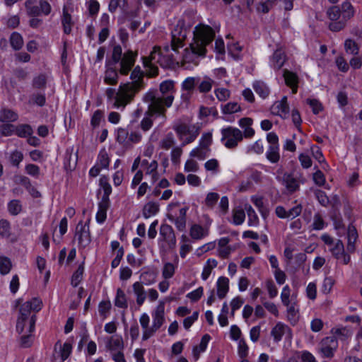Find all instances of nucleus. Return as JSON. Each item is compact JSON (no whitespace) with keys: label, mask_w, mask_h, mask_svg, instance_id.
Returning a JSON list of instances; mask_svg holds the SVG:
<instances>
[{"label":"nucleus","mask_w":362,"mask_h":362,"mask_svg":"<svg viewBox=\"0 0 362 362\" xmlns=\"http://www.w3.org/2000/svg\"><path fill=\"white\" fill-rule=\"evenodd\" d=\"M170 49L168 45L165 46L163 50L159 47H154L150 54V59L154 60L155 63H159L163 66H170L175 62L173 54H169Z\"/></svg>","instance_id":"6e6552de"},{"label":"nucleus","mask_w":362,"mask_h":362,"mask_svg":"<svg viewBox=\"0 0 362 362\" xmlns=\"http://www.w3.org/2000/svg\"><path fill=\"white\" fill-rule=\"evenodd\" d=\"M174 130L176 132L180 139H184L185 136L191 134V131L199 129V126L195 124L187 125V124L182 123L174 127Z\"/></svg>","instance_id":"412c9836"},{"label":"nucleus","mask_w":362,"mask_h":362,"mask_svg":"<svg viewBox=\"0 0 362 362\" xmlns=\"http://www.w3.org/2000/svg\"><path fill=\"white\" fill-rule=\"evenodd\" d=\"M325 226V223L322 215L320 213H316L313 217V229L320 230L323 229Z\"/></svg>","instance_id":"864d4df0"},{"label":"nucleus","mask_w":362,"mask_h":362,"mask_svg":"<svg viewBox=\"0 0 362 362\" xmlns=\"http://www.w3.org/2000/svg\"><path fill=\"white\" fill-rule=\"evenodd\" d=\"M10 44L15 50H19L23 45L22 36L18 33H13L10 37Z\"/></svg>","instance_id":"58836bf2"},{"label":"nucleus","mask_w":362,"mask_h":362,"mask_svg":"<svg viewBox=\"0 0 362 362\" xmlns=\"http://www.w3.org/2000/svg\"><path fill=\"white\" fill-rule=\"evenodd\" d=\"M137 54L132 50H127L124 54L122 47L119 45H115L112 53V62L110 64H117L119 62L120 68L119 73L127 76L134 66Z\"/></svg>","instance_id":"39448f33"},{"label":"nucleus","mask_w":362,"mask_h":362,"mask_svg":"<svg viewBox=\"0 0 362 362\" xmlns=\"http://www.w3.org/2000/svg\"><path fill=\"white\" fill-rule=\"evenodd\" d=\"M111 309V303L109 300H103L99 303L98 312L100 316L106 318Z\"/></svg>","instance_id":"3c124183"},{"label":"nucleus","mask_w":362,"mask_h":362,"mask_svg":"<svg viewBox=\"0 0 362 362\" xmlns=\"http://www.w3.org/2000/svg\"><path fill=\"white\" fill-rule=\"evenodd\" d=\"M327 14L328 18L332 21H335L339 18V17L341 16V11L338 6H333L327 10Z\"/></svg>","instance_id":"680f3d73"},{"label":"nucleus","mask_w":362,"mask_h":362,"mask_svg":"<svg viewBox=\"0 0 362 362\" xmlns=\"http://www.w3.org/2000/svg\"><path fill=\"white\" fill-rule=\"evenodd\" d=\"M16 133L19 137L25 138L32 134L33 129L29 124H21L16 127Z\"/></svg>","instance_id":"49530a36"},{"label":"nucleus","mask_w":362,"mask_h":362,"mask_svg":"<svg viewBox=\"0 0 362 362\" xmlns=\"http://www.w3.org/2000/svg\"><path fill=\"white\" fill-rule=\"evenodd\" d=\"M143 59L144 65L147 68L146 74L148 77L156 76L158 74V69L157 66L152 64L153 62H155L154 60H151L150 56L148 57H144Z\"/></svg>","instance_id":"473e14b6"},{"label":"nucleus","mask_w":362,"mask_h":362,"mask_svg":"<svg viewBox=\"0 0 362 362\" xmlns=\"http://www.w3.org/2000/svg\"><path fill=\"white\" fill-rule=\"evenodd\" d=\"M193 35V42L190 44L192 54L205 56L206 47L211 43L215 37L214 30L209 25L199 24L194 28Z\"/></svg>","instance_id":"f03ea898"},{"label":"nucleus","mask_w":362,"mask_h":362,"mask_svg":"<svg viewBox=\"0 0 362 362\" xmlns=\"http://www.w3.org/2000/svg\"><path fill=\"white\" fill-rule=\"evenodd\" d=\"M168 218L174 222L177 229L180 231H184L186 228V218L182 217H177L174 218V217L171 215H168Z\"/></svg>","instance_id":"bf43d9fd"},{"label":"nucleus","mask_w":362,"mask_h":362,"mask_svg":"<svg viewBox=\"0 0 362 362\" xmlns=\"http://www.w3.org/2000/svg\"><path fill=\"white\" fill-rule=\"evenodd\" d=\"M115 305L120 308H127L128 303L124 292L121 288H117L115 299Z\"/></svg>","instance_id":"f704fd0d"},{"label":"nucleus","mask_w":362,"mask_h":362,"mask_svg":"<svg viewBox=\"0 0 362 362\" xmlns=\"http://www.w3.org/2000/svg\"><path fill=\"white\" fill-rule=\"evenodd\" d=\"M137 93L129 84L122 83L117 90L112 88H107L105 95L107 100L112 102L114 108L124 110L134 100Z\"/></svg>","instance_id":"7ed1b4c3"},{"label":"nucleus","mask_w":362,"mask_h":362,"mask_svg":"<svg viewBox=\"0 0 362 362\" xmlns=\"http://www.w3.org/2000/svg\"><path fill=\"white\" fill-rule=\"evenodd\" d=\"M207 231L202 226L198 224L192 226L189 231L191 238L194 240H200L207 235Z\"/></svg>","instance_id":"c85d7f7f"},{"label":"nucleus","mask_w":362,"mask_h":362,"mask_svg":"<svg viewBox=\"0 0 362 362\" xmlns=\"http://www.w3.org/2000/svg\"><path fill=\"white\" fill-rule=\"evenodd\" d=\"M241 108L240 105L235 102H230L224 105H222V112L223 114H233L240 111Z\"/></svg>","instance_id":"de8ad7c7"},{"label":"nucleus","mask_w":362,"mask_h":362,"mask_svg":"<svg viewBox=\"0 0 362 362\" xmlns=\"http://www.w3.org/2000/svg\"><path fill=\"white\" fill-rule=\"evenodd\" d=\"M244 209H238L233 211V223L235 225H241L245 218V213Z\"/></svg>","instance_id":"4d7b16f0"},{"label":"nucleus","mask_w":362,"mask_h":362,"mask_svg":"<svg viewBox=\"0 0 362 362\" xmlns=\"http://www.w3.org/2000/svg\"><path fill=\"white\" fill-rule=\"evenodd\" d=\"M35 0H26L25 7L28 15L30 16H38L40 13V6L34 5Z\"/></svg>","instance_id":"e433bc0d"},{"label":"nucleus","mask_w":362,"mask_h":362,"mask_svg":"<svg viewBox=\"0 0 362 362\" xmlns=\"http://www.w3.org/2000/svg\"><path fill=\"white\" fill-rule=\"evenodd\" d=\"M286 62V54L282 49H276L270 59L271 66L275 70H279Z\"/></svg>","instance_id":"6ab92c4d"},{"label":"nucleus","mask_w":362,"mask_h":362,"mask_svg":"<svg viewBox=\"0 0 362 362\" xmlns=\"http://www.w3.org/2000/svg\"><path fill=\"white\" fill-rule=\"evenodd\" d=\"M209 149L202 148L199 146L194 149H193L190 153L191 157H196L199 160H204L208 156V153Z\"/></svg>","instance_id":"5fc2aeb1"},{"label":"nucleus","mask_w":362,"mask_h":362,"mask_svg":"<svg viewBox=\"0 0 362 362\" xmlns=\"http://www.w3.org/2000/svg\"><path fill=\"white\" fill-rule=\"evenodd\" d=\"M199 81L200 77H188L182 82V89L187 91L188 94L190 95Z\"/></svg>","instance_id":"cd10ccee"},{"label":"nucleus","mask_w":362,"mask_h":362,"mask_svg":"<svg viewBox=\"0 0 362 362\" xmlns=\"http://www.w3.org/2000/svg\"><path fill=\"white\" fill-rule=\"evenodd\" d=\"M8 211L12 216H17L22 211V204L20 200L13 199L8 203Z\"/></svg>","instance_id":"c9c22d12"},{"label":"nucleus","mask_w":362,"mask_h":362,"mask_svg":"<svg viewBox=\"0 0 362 362\" xmlns=\"http://www.w3.org/2000/svg\"><path fill=\"white\" fill-rule=\"evenodd\" d=\"M159 211V204L156 202H149L146 203L143 208V216L148 218L151 216L156 215Z\"/></svg>","instance_id":"bb28decb"},{"label":"nucleus","mask_w":362,"mask_h":362,"mask_svg":"<svg viewBox=\"0 0 362 362\" xmlns=\"http://www.w3.org/2000/svg\"><path fill=\"white\" fill-rule=\"evenodd\" d=\"M307 103L312 108L313 114L317 115L323 109L322 103L317 99H307Z\"/></svg>","instance_id":"052dcab7"},{"label":"nucleus","mask_w":362,"mask_h":362,"mask_svg":"<svg viewBox=\"0 0 362 362\" xmlns=\"http://www.w3.org/2000/svg\"><path fill=\"white\" fill-rule=\"evenodd\" d=\"M59 344L60 346V357L62 361H64L68 358L69 355L71 353L72 346L70 343L65 342L62 346L60 344L59 341H57L55 344V347Z\"/></svg>","instance_id":"79ce46f5"},{"label":"nucleus","mask_w":362,"mask_h":362,"mask_svg":"<svg viewBox=\"0 0 362 362\" xmlns=\"http://www.w3.org/2000/svg\"><path fill=\"white\" fill-rule=\"evenodd\" d=\"M344 49L347 53L356 55L359 52L358 44L351 39H346L344 42Z\"/></svg>","instance_id":"37998d69"},{"label":"nucleus","mask_w":362,"mask_h":362,"mask_svg":"<svg viewBox=\"0 0 362 362\" xmlns=\"http://www.w3.org/2000/svg\"><path fill=\"white\" fill-rule=\"evenodd\" d=\"M305 178L301 173L294 175L293 173H285L282 177V183L290 194H293L300 189V182L304 183Z\"/></svg>","instance_id":"9d476101"},{"label":"nucleus","mask_w":362,"mask_h":362,"mask_svg":"<svg viewBox=\"0 0 362 362\" xmlns=\"http://www.w3.org/2000/svg\"><path fill=\"white\" fill-rule=\"evenodd\" d=\"M10 223L6 219L0 220V235L2 237H8L11 234Z\"/></svg>","instance_id":"13d9d810"},{"label":"nucleus","mask_w":362,"mask_h":362,"mask_svg":"<svg viewBox=\"0 0 362 362\" xmlns=\"http://www.w3.org/2000/svg\"><path fill=\"white\" fill-rule=\"evenodd\" d=\"M144 71L141 69L139 66H136L132 70L130 75L132 82L126 83V84H129L133 89L139 92L142 88H144L145 86L144 82Z\"/></svg>","instance_id":"ddd939ff"},{"label":"nucleus","mask_w":362,"mask_h":362,"mask_svg":"<svg viewBox=\"0 0 362 362\" xmlns=\"http://www.w3.org/2000/svg\"><path fill=\"white\" fill-rule=\"evenodd\" d=\"M186 36V30H182V27L177 25L172 31L171 49L177 52L179 48L182 47L184 45L183 41Z\"/></svg>","instance_id":"4468645a"},{"label":"nucleus","mask_w":362,"mask_h":362,"mask_svg":"<svg viewBox=\"0 0 362 362\" xmlns=\"http://www.w3.org/2000/svg\"><path fill=\"white\" fill-rule=\"evenodd\" d=\"M62 23L63 25L64 32L66 34H69L71 31L72 25L71 16L68 13V11L65 6L63 8V16L62 19Z\"/></svg>","instance_id":"72a5a7b5"},{"label":"nucleus","mask_w":362,"mask_h":362,"mask_svg":"<svg viewBox=\"0 0 362 362\" xmlns=\"http://www.w3.org/2000/svg\"><path fill=\"white\" fill-rule=\"evenodd\" d=\"M334 245V247L330 249L331 252L336 259H340L344 252V243L341 240H337Z\"/></svg>","instance_id":"ea45409f"},{"label":"nucleus","mask_w":362,"mask_h":362,"mask_svg":"<svg viewBox=\"0 0 362 362\" xmlns=\"http://www.w3.org/2000/svg\"><path fill=\"white\" fill-rule=\"evenodd\" d=\"M271 112L273 115L280 116L283 119L287 118L289 114L287 97L284 96L281 100L275 102L271 107Z\"/></svg>","instance_id":"2eb2a0df"},{"label":"nucleus","mask_w":362,"mask_h":362,"mask_svg":"<svg viewBox=\"0 0 362 362\" xmlns=\"http://www.w3.org/2000/svg\"><path fill=\"white\" fill-rule=\"evenodd\" d=\"M106 348L112 353L122 351L124 349L122 337L119 335L109 337L106 342Z\"/></svg>","instance_id":"f3484780"},{"label":"nucleus","mask_w":362,"mask_h":362,"mask_svg":"<svg viewBox=\"0 0 362 362\" xmlns=\"http://www.w3.org/2000/svg\"><path fill=\"white\" fill-rule=\"evenodd\" d=\"M129 129L119 128L117 134V141L124 146H128Z\"/></svg>","instance_id":"8fccbe9b"},{"label":"nucleus","mask_w":362,"mask_h":362,"mask_svg":"<svg viewBox=\"0 0 362 362\" xmlns=\"http://www.w3.org/2000/svg\"><path fill=\"white\" fill-rule=\"evenodd\" d=\"M175 144V139L172 133H168L161 141V147L164 149L170 148Z\"/></svg>","instance_id":"338daca9"},{"label":"nucleus","mask_w":362,"mask_h":362,"mask_svg":"<svg viewBox=\"0 0 362 362\" xmlns=\"http://www.w3.org/2000/svg\"><path fill=\"white\" fill-rule=\"evenodd\" d=\"M245 210L247 212L248 217V226H256L259 224V218L254 210V209L250 204L245 205Z\"/></svg>","instance_id":"7c9ffc66"},{"label":"nucleus","mask_w":362,"mask_h":362,"mask_svg":"<svg viewBox=\"0 0 362 362\" xmlns=\"http://www.w3.org/2000/svg\"><path fill=\"white\" fill-rule=\"evenodd\" d=\"M159 235L158 243L160 248L173 250L176 247V236L171 226L167 223L161 224Z\"/></svg>","instance_id":"0eeeda50"},{"label":"nucleus","mask_w":362,"mask_h":362,"mask_svg":"<svg viewBox=\"0 0 362 362\" xmlns=\"http://www.w3.org/2000/svg\"><path fill=\"white\" fill-rule=\"evenodd\" d=\"M342 18L349 20L354 15V8L349 1H345L341 5Z\"/></svg>","instance_id":"a18cd8bd"},{"label":"nucleus","mask_w":362,"mask_h":362,"mask_svg":"<svg viewBox=\"0 0 362 362\" xmlns=\"http://www.w3.org/2000/svg\"><path fill=\"white\" fill-rule=\"evenodd\" d=\"M253 88L257 94L262 98H266L270 92L268 86L262 81H255L253 83Z\"/></svg>","instance_id":"2f4dec72"},{"label":"nucleus","mask_w":362,"mask_h":362,"mask_svg":"<svg viewBox=\"0 0 362 362\" xmlns=\"http://www.w3.org/2000/svg\"><path fill=\"white\" fill-rule=\"evenodd\" d=\"M133 291L134 294L136 296V303L138 305L141 306L144 303L146 295L144 290V288L141 282H135L133 286Z\"/></svg>","instance_id":"5701e85b"},{"label":"nucleus","mask_w":362,"mask_h":362,"mask_svg":"<svg viewBox=\"0 0 362 362\" xmlns=\"http://www.w3.org/2000/svg\"><path fill=\"white\" fill-rule=\"evenodd\" d=\"M165 305L163 302H160L158 305L156 307V309L153 313V326L154 327L158 328V329L163 325L165 321L164 314H165Z\"/></svg>","instance_id":"a211bd4d"},{"label":"nucleus","mask_w":362,"mask_h":362,"mask_svg":"<svg viewBox=\"0 0 362 362\" xmlns=\"http://www.w3.org/2000/svg\"><path fill=\"white\" fill-rule=\"evenodd\" d=\"M212 142V134L209 132L202 134L199 141V146L202 148L209 149V146Z\"/></svg>","instance_id":"0e129e2a"},{"label":"nucleus","mask_w":362,"mask_h":362,"mask_svg":"<svg viewBox=\"0 0 362 362\" xmlns=\"http://www.w3.org/2000/svg\"><path fill=\"white\" fill-rule=\"evenodd\" d=\"M320 346L322 357L332 358L338 347V341L335 337H327L321 341Z\"/></svg>","instance_id":"f8f14e48"},{"label":"nucleus","mask_w":362,"mask_h":362,"mask_svg":"<svg viewBox=\"0 0 362 362\" xmlns=\"http://www.w3.org/2000/svg\"><path fill=\"white\" fill-rule=\"evenodd\" d=\"M267 141L269 146L266 157L271 163H276L280 159L279 137L275 132H269L267 135Z\"/></svg>","instance_id":"1a4fd4ad"},{"label":"nucleus","mask_w":362,"mask_h":362,"mask_svg":"<svg viewBox=\"0 0 362 362\" xmlns=\"http://www.w3.org/2000/svg\"><path fill=\"white\" fill-rule=\"evenodd\" d=\"M42 301L37 298H33L30 301H26L20 308V315L16 324V330H22L23 322H27L28 325V332H33L35 329L36 316L35 314L31 315V312H38L41 310Z\"/></svg>","instance_id":"20e7f679"},{"label":"nucleus","mask_w":362,"mask_h":362,"mask_svg":"<svg viewBox=\"0 0 362 362\" xmlns=\"http://www.w3.org/2000/svg\"><path fill=\"white\" fill-rule=\"evenodd\" d=\"M221 141L227 148L233 149L243 139V132L238 128L228 127L221 129Z\"/></svg>","instance_id":"423d86ee"},{"label":"nucleus","mask_w":362,"mask_h":362,"mask_svg":"<svg viewBox=\"0 0 362 362\" xmlns=\"http://www.w3.org/2000/svg\"><path fill=\"white\" fill-rule=\"evenodd\" d=\"M215 95L218 100L226 101L230 98V90L224 88H217L215 90Z\"/></svg>","instance_id":"774afa93"},{"label":"nucleus","mask_w":362,"mask_h":362,"mask_svg":"<svg viewBox=\"0 0 362 362\" xmlns=\"http://www.w3.org/2000/svg\"><path fill=\"white\" fill-rule=\"evenodd\" d=\"M214 81L205 76L202 79L200 78V81L197 83L198 90L200 93H208L209 92L214 84Z\"/></svg>","instance_id":"c756f323"},{"label":"nucleus","mask_w":362,"mask_h":362,"mask_svg":"<svg viewBox=\"0 0 362 362\" xmlns=\"http://www.w3.org/2000/svg\"><path fill=\"white\" fill-rule=\"evenodd\" d=\"M174 82L167 80L160 84L159 90L151 89L143 96V100L148 104L146 115L161 116L166 118L167 108L172 106L175 94Z\"/></svg>","instance_id":"f257e3e1"},{"label":"nucleus","mask_w":362,"mask_h":362,"mask_svg":"<svg viewBox=\"0 0 362 362\" xmlns=\"http://www.w3.org/2000/svg\"><path fill=\"white\" fill-rule=\"evenodd\" d=\"M118 71L115 67L107 66L105 71L104 82L108 85H116L118 82Z\"/></svg>","instance_id":"b1692460"},{"label":"nucleus","mask_w":362,"mask_h":362,"mask_svg":"<svg viewBox=\"0 0 362 362\" xmlns=\"http://www.w3.org/2000/svg\"><path fill=\"white\" fill-rule=\"evenodd\" d=\"M358 238V233L354 226H349L348 230V243L346 250L349 252H354L355 250V243Z\"/></svg>","instance_id":"393cba45"},{"label":"nucleus","mask_w":362,"mask_h":362,"mask_svg":"<svg viewBox=\"0 0 362 362\" xmlns=\"http://www.w3.org/2000/svg\"><path fill=\"white\" fill-rule=\"evenodd\" d=\"M104 113L100 110H97L94 112L91 119L90 124L93 128H96L99 126L101 120L103 119Z\"/></svg>","instance_id":"6e6d98bb"},{"label":"nucleus","mask_w":362,"mask_h":362,"mask_svg":"<svg viewBox=\"0 0 362 362\" xmlns=\"http://www.w3.org/2000/svg\"><path fill=\"white\" fill-rule=\"evenodd\" d=\"M83 272V264H81L78 266L77 270L71 276V285L74 287H76L82 281Z\"/></svg>","instance_id":"c03bdc74"},{"label":"nucleus","mask_w":362,"mask_h":362,"mask_svg":"<svg viewBox=\"0 0 362 362\" xmlns=\"http://www.w3.org/2000/svg\"><path fill=\"white\" fill-rule=\"evenodd\" d=\"M97 165L100 168H108L110 165V158L108 155L105 149H103L100 151L98 160H97Z\"/></svg>","instance_id":"a19ab883"},{"label":"nucleus","mask_w":362,"mask_h":362,"mask_svg":"<svg viewBox=\"0 0 362 362\" xmlns=\"http://www.w3.org/2000/svg\"><path fill=\"white\" fill-rule=\"evenodd\" d=\"M12 264L11 260L6 257H0V273L5 275L11 271Z\"/></svg>","instance_id":"09e8293b"},{"label":"nucleus","mask_w":362,"mask_h":362,"mask_svg":"<svg viewBox=\"0 0 362 362\" xmlns=\"http://www.w3.org/2000/svg\"><path fill=\"white\" fill-rule=\"evenodd\" d=\"M99 185L103 190V194L102 197L109 198L112 193V187L109 183V177L107 175H102L100 178Z\"/></svg>","instance_id":"4c0bfd02"},{"label":"nucleus","mask_w":362,"mask_h":362,"mask_svg":"<svg viewBox=\"0 0 362 362\" xmlns=\"http://www.w3.org/2000/svg\"><path fill=\"white\" fill-rule=\"evenodd\" d=\"M47 78L45 75L40 74L33 80V86L35 88H43L46 86Z\"/></svg>","instance_id":"69168bd1"},{"label":"nucleus","mask_w":362,"mask_h":362,"mask_svg":"<svg viewBox=\"0 0 362 362\" xmlns=\"http://www.w3.org/2000/svg\"><path fill=\"white\" fill-rule=\"evenodd\" d=\"M175 273V267L172 263L168 262L164 264L162 274L164 279H168L173 277Z\"/></svg>","instance_id":"e2e57ef3"},{"label":"nucleus","mask_w":362,"mask_h":362,"mask_svg":"<svg viewBox=\"0 0 362 362\" xmlns=\"http://www.w3.org/2000/svg\"><path fill=\"white\" fill-rule=\"evenodd\" d=\"M18 118V114L11 109L4 108L0 110V122H15Z\"/></svg>","instance_id":"a878e982"},{"label":"nucleus","mask_w":362,"mask_h":362,"mask_svg":"<svg viewBox=\"0 0 362 362\" xmlns=\"http://www.w3.org/2000/svg\"><path fill=\"white\" fill-rule=\"evenodd\" d=\"M314 194L316 199L322 206H327L329 204V199L324 191L321 189H315L314 191Z\"/></svg>","instance_id":"603ef678"},{"label":"nucleus","mask_w":362,"mask_h":362,"mask_svg":"<svg viewBox=\"0 0 362 362\" xmlns=\"http://www.w3.org/2000/svg\"><path fill=\"white\" fill-rule=\"evenodd\" d=\"M284 334H286L288 338H291L292 336V332L288 325L282 322L276 323L271 331V335L273 337L274 340L276 342L280 341Z\"/></svg>","instance_id":"dca6fc26"},{"label":"nucleus","mask_w":362,"mask_h":362,"mask_svg":"<svg viewBox=\"0 0 362 362\" xmlns=\"http://www.w3.org/2000/svg\"><path fill=\"white\" fill-rule=\"evenodd\" d=\"M284 77L286 86L292 89L293 93H296L298 91V76L287 69L284 70Z\"/></svg>","instance_id":"aec40b11"},{"label":"nucleus","mask_w":362,"mask_h":362,"mask_svg":"<svg viewBox=\"0 0 362 362\" xmlns=\"http://www.w3.org/2000/svg\"><path fill=\"white\" fill-rule=\"evenodd\" d=\"M217 295L222 299L226 297L229 290V279L225 276H221L217 281Z\"/></svg>","instance_id":"4be33fe9"},{"label":"nucleus","mask_w":362,"mask_h":362,"mask_svg":"<svg viewBox=\"0 0 362 362\" xmlns=\"http://www.w3.org/2000/svg\"><path fill=\"white\" fill-rule=\"evenodd\" d=\"M75 238L78 240V246L83 248L87 247L91 242L89 224L83 223L81 221L76 227Z\"/></svg>","instance_id":"9b49d317"}]
</instances>
